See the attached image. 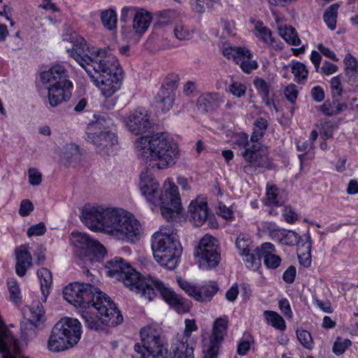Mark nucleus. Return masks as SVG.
<instances>
[{
  "label": "nucleus",
  "mask_w": 358,
  "mask_h": 358,
  "mask_svg": "<svg viewBox=\"0 0 358 358\" xmlns=\"http://www.w3.org/2000/svg\"><path fill=\"white\" fill-rule=\"evenodd\" d=\"M209 214L207 199L204 196H199L189 203L187 215L194 226L203 225L207 220Z\"/></svg>",
  "instance_id": "2eb2a0df"
},
{
  "label": "nucleus",
  "mask_w": 358,
  "mask_h": 358,
  "mask_svg": "<svg viewBox=\"0 0 358 358\" xmlns=\"http://www.w3.org/2000/svg\"><path fill=\"white\" fill-rule=\"evenodd\" d=\"M67 52L85 71L92 69L95 62L103 60L110 54L106 49L89 46L83 38Z\"/></svg>",
  "instance_id": "ddd939ff"
},
{
  "label": "nucleus",
  "mask_w": 358,
  "mask_h": 358,
  "mask_svg": "<svg viewBox=\"0 0 358 358\" xmlns=\"http://www.w3.org/2000/svg\"><path fill=\"white\" fill-rule=\"evenodd\" d=\"M296 336L300 343L306 349L312 350L314 348V342L311 334L306 330L298 329Z\"/></svg>",
  "instance_id": "3c124183"
},
{
  "label": "nucleus",
  "mask_w": 358,
  "mask_h": 358,
  "mask_svg": "<svg viewBox=\"0 0 358 358\" xmlns=\"http://www.w3.org/2000/svg\"><path fill=\"white\" fill-rule=\"evenodd\" d=\"M229 320L228 317L224 315L217 318L213 324L211 342L220 343L227 331Z\"/></svg>",
  "instance_id": "cd10ccee"
},
{
  "label": "nucleus",
  "mask_w": 358,
  "mask_h": 358,
  "mask_svg": "<svg viewBox=\"0 0 358 358\" xmlns=\"http://www.w3.org/2000/svg\"><path fill=\"white\" fill-rule=\"evenodd\" d=\"M198 330L196 321L194 319H186L185 320V329L181 338H178L179 341H184L186 343L190 345L196 343V338L192 336V333Z\"/></svg>",
  "instance_id": "72a5a7b5"
},
{
  "label": "nucleus",
  "mask_w": 358,
  "mask_h": 358,
  "mask_svg": "<svg viewBox=\"0 0 358 358\" xmlns=\"http://www.w3.org/2000/svg\"><path fill=\"white\" fill-rule=\"evenodd\" d=\"M139 189L152 211L160 210L162 215L169 220L181 208L178 188L172 178H166L160 187L153 174L146 170L140 175Z\"/></svg>",
  "instance_id": "20e7f679"
},
{
  "label": "nucleus",
  "mask_w": 358,
  "mask_h": 358,
  "mask_svg": "<svg viewBox=\"0 0 358 358\" xmlns=\"http://www.w3.org/2000/svg\"><path fill=\"white\" fill-rule=\"evenodd\" d=\"M279 241L284 245H294L299 242L300 236L294 231H278Z\"/></svg>",
  "instance_id": "79ce46f5"
},
{
  "label": "nucleus",
  "mask_w": 358,
  "mask_h": 358,
  "mask_svg": "<svg viewBox=\"0 0 358 358\" xmlns=\"http://www.w3.org/2000/svg\"><path fill=\"white\" fill-rule=\"evenodd\" d=\"M175 95L176 94L169 93L164 90V88L159 89L156 95L157 108L162 110V112L169 111L173 106Z\"/></svg>",
  "instance_id": "2f4dec72"
},
{
  "label": "nucleus",
  "mask_w": 358,
  "mask_h": 358,
  "mask_svg": "<svg viewBox=\"0 0 358 358\" xmlns=\"http://www.w3.org/2000/svg\"><path fill=\"white\" fill-rule=\"evenodd\" d=\"M16 273L22 277L26 274L27 270L31 267L32 257L29 252V245H21L16 250Z\"/></svg>",
  "instance_id": "5701e85b"
},
{
  "label": "nucleus",
  "mask_w": 358,
  "mask_h": 358,
  "mask_svg": "<svg viewBox=\"0 0 358 358\" xmlns=\"http://www.w3.org/2000/svg\"><path fill=\"white\" fill-rule=\"evenodd\" d=\"M87 127L85 140L93 144L96 151L103 156L110 155L115 151L118 139L113 130V123L107 113L94 115Z\"/></svg>",
  "instance_id": "0eeeda50"
},
{
  "label": "nucleus",
  "mask_w": 358,
  "mask_h": 358,
  "mask_svg": "<svg viewBox=\"0 0 358 358\" xmlns=\"http://www.w3.org/2000/svg\"><path fill=\"white\" fill-rule=\"evenodd\" d=\"M266 204L268 206H280L282 203L280 190L274 185L266 187Z\"/></svg>",
  "instance_id": "ea45409f"
},
{
  "label": "nucleus",
  "mask_w": 358,
  "mask_h": 358,
  "mask_svg": "<svg viewBox=\"0 0 358 358\" xmlns=\"http://www.w3.org/2000/svg\"><path fill=\"white\" fill-rule=\"evenodd\" d=\"M195 257L200 269L215 268L221 259L217 240L209 234L203 236L196 248Z\"/></svg>",
  "instance_id": "f8f14e48"
},
{
  "label": "nucleus",
  "mask_w": 358,
  "mask_h": 358,
  "mask_svg": "<svg viewBox=\"0 0 358 358\" xmlns=\"http://www.w3.org/2000/svg\"><path fill=\"white\" fill-rule=\"evenodd\" d=\"M34 209V204L29 199H23L20 203L19 214L22 217H26L30 215Z\"/></svg>",
  "instance_id": "0e129e2a"
},
{
  "label": "nucleus",
  "mask_w": 358,
  "mask_h": 358,
  "mask_svg": "<svg viewBox=\"0 0 358 358\" xmlns=\"http://www.w3.org/2000/svg\"><path fill=\"white\" fill-rule=\"evenodd\" d=\"M255 29L257 31L256 36L259 40L267 45L273 44L274 38L272 37V32L269 29L262 26V23L258 22L255 25Z\"/></svg>",
  "instance_id": "a18cd8bd"
},
{
  "label": "nucleus",
  "mask_w": 358,
  "mask_h": 358,
  "mask_svg": "<svg viewBox=\"0 0 358 358\" xmlns=\"http://www.w3.org/2000/svg\"><path fill=\"white\" fill-rule=\"evenodd\" d=\"M159 292L162 299L178 313H188L192 306V301L176 294L168 285L159 279L150 277L147 287L143 291V297L152 300Z\"/></svg>",
  "instance_id": "9b49d317"
},
{
  "label": "nucleus",
  "mask_w": 358,
  "mask_h": 358,
  "mask_svg": "<svg viewBox=\"0 0 358 358\" xmlns=\"http://www.w3.org/2000/svg\"><path fill=\"white\" fill-rule=\"evenodd\" d=\"M252 241L249 236L241 234L236 241V245L241 255L245 254L252 249Z\"/></svg>",
  "instance_id": "8fccbe9b"
},
{
  "label": "nucleus",
  "mask_w": 358,
  "mask_h": 358,
  "mask_svg": "<svg viewBox=\"0 0 358 358\" xmlns=\"http://www.w3.org/2000/svg\"><path fill=\"white\" fill-rule=\"evenodd\" d=\"M29 182L32 186H38L42 182L41 173L35 168H30L28 170Z\"/></svg>",
  "instance_id": "13d9d810"
},
{
  "label": "nucleus",
  "mask_w": 358,
  "mask_h": 358,
  "mask_svg": "<svg viewBox=\"0 0 358 358\" xmlns=\"http://www.w3.org/2000/svg\"><path fill=\"white\" fill-rule=\"evenodd\" d=\"M171 358H194L193 345L177 339L171 345Z\"/></svg>",
  "instance_id": "b1692460"
},
{
  "label": "nucleus",
  "mask_w": 358,
  "mask_h": 358,
  "mask_svg": "<svg viewBox=\"0 0 358 358\" xmlns=\"http://www.w3.org/2000/svg\"><path fill=\"white\" fill-rule=\"evenodd\" d=\"M331 89L334 99L340 97L342 95L343 89L341 87V76H337L331 80Z\"/></svg>",
  "instance_id": "bf43d9fd"
},
{
  "label": "nucleus",
  "mask_w": 358,
  "mask_h": 358,
  "mask_svg": "<svg viewBox=\"0 0 358 358\" xmlns=\"http://www.w3.org/2000/svg\"><path fill=\"white\" fill-rule=\"evenodd\" d=\"M37 275L41 284V289L43 296V301H45L52 282V273L48 269L41 268L38 270Z\"/></svg>",
  "instance_id": "473e14b6"
},
{
  "label": "nucleus",
  "mask_w": 358,
  "mask_h": 358,
  "mask_svg": "<svg viewBox=\"0 0 358 358\" xmlns=\"http://www.w3.org/2000/svg\"><path fill=\"white\" fill-rule=\"evenodd\" d=\"M257 248L254 251H248L245 254L242 255V258L247 268L251 270H256L261 264V256L259 255Z\"/></svg>",
  "instance_id": "c9c22d12"
},
{
  "label": "nucleus",
  "mask_w": 358,
  "mask_h": 358,
  "mask_svg": "<svg viewBox=\"0 0 358 358\" xmlns=\"http://www.w3.org/2000/svg\"><path fill=\"white\" fill-rule=\"evenodd\" d=\"M241 155L250 165L262 166L267 163L268 159V148L259 142L252 143V145L247 146L241 152Z\"/></svg>",
  "instance_id": "f3484780"
},
{
  "label": "nucleus",
  "mask_w": 358,
  "mask_h": 358,
  "mask_svg": "<svg viewBox=\"0 0 358 358\" xmlns=\"http://www.w3.org/2000/svg\"><path fill=\"white\" fill-rule=\"evenodd\" d=\"M179 80L180 78L178 74L170 73L166 77L160 89L164 88V90L168 91L169 93L176 94Z\"/></svg>",
  "instance_id": "49530a36"
},
{
  "label": "nucleus",
  "mask_w": 358,
  "mask_h": 358,
  "mask_svg": "<svg viewBox=\"0 0 358 358\" xmlns=\"http://www.w3.org/2000/svg\"><path fill=\"white\" fill-rule=\"evenodd\" d=\"M246 87L238 82H234L229 87V91L237 97L243 96L245 93Z\"/></svg>",
  "instance_id": "69168bd1"
},
{
  "label": "nucleus",
  "mask_w": 358,
  "mask_h": 358,
  "mask_svg": "<svg viewBox=\"0 0 358 358\" xmlns=\"http://www.w3.org/2000/svg\"><path fill=\"white\" fill-rule=\"evenodd\" d=\"M46 231V227L44 223L39 222L31 226L27 231L28 237L39 236L43 235Z\"/></svg>",
  "instance_id": "052dcab7"
},
{
  "label": "nucleus",
  "mask_w": 358,
  "mask_h": 358,
  "mask_svg": "<svg viewBox=\"0 0 358 358\" xmlns=\"http://www.w3.org/2000/svg\"><path fill=\"white\" fill-rule=\"evenodd\" d=\"M318 136L317 132L313 130L310 133L308 141L298 142L296 145L299 151H309L314 148V143Z\"/></svg>",
  "instance_id": "6e6d98bb"
},
{
  "label": "nucleus",
  "mask_w": 358,
  "mask_h": 358,
  "mask_svg": "<svg viewBox=\"0 0 358 358\" xmlns=\"http://www.w3.org/2000/svg\"><path fill=\"white\" fill-rule=\"evenodd\" d=\"M71 242L78 249L86 255L93 254L97 259L106 255L105 247L96 240L90 238L86 233L73 231L71 234Z\"/></svg>",
  "instance_id": "4468645a"
},
{
  "label": "nucleus",
  "mask_w": 358,
  "mask_h": 358,
  "mask_svg": "<svg viewBox=\"0 0 358 358\" xmlns=\"http://www.w3.org/2000/svg\"><path fill=\"white\" fill-rule=\"evenodd\" d=\"M339 5L337 3L331 5L324 13V20L331 30H334L336 27L337 11Z\"/></svg>",
  "instance_id": "58836bf2"
},
{
  "label": "nucleus",
  "mask_w": 358,
  "mask_h": 358,
  "mask_svg": "<svg viewBox=\"0 0 358 358\" xmlns=\"http://www.w3.org/2000/svg\"><path fill=\"white\" fill-rule=\"evenodd\" d=\"M64 299L75 307L85 310L81 317L87 328L101 330L114 327L123 321L115 303L105 293L89 283L73 282L63 290Z\"/></svg>",
  "instance_id": "f257e3e1"
},
{
  "label": "nucleus",
  "mask_w": 358,
  "mask_h": 358,
  "mask_svg": "<svg viewBox=\"0 0 358 358\" xmlns=\"http://www.w3.org/2000/svg\"><path fill=\"white\" fill-rule=\"evenodd\" d=\"M292 73L299 80H305L308 76V70L306 66L301 62H295L292 66Z\"/></svg>",
  "instance_id": "5fc2aeb1"
},
{
  "label": "nucleus",
  "mask_w": 358,
  "mask_h": 358,
  "mask_svg": "<svg viewBox=\"0 0 358 358\" xmlns=\"http://www.w3.org/2000/svg\"><path fill=\"white\" fill-rule=\"evenodd\" d=\"M141 343L134 345L132 358H168V343L155 326L147 325L140 331Z\"/></svg>",
  "instance_id": "1a4fd4ad"
},
{
  "label": "nucleus",
  "mask_w": 358,
  "mask_h": 358,
  "mask_svg": "<svg viewBox=\"0 0 358 358\" xmlns=\"http://www.w3.org/2000/svg\"><path fill=\"white\" fill-rule=\"evenodd\" d=\"M108 276L122 281L130 290L143 296V291L147 287L148 278L142 279L141 274L122 257H115L106 264Z\"/></svg>",
  "instance_id": "9d476101"
},
{
  "label": "nucleus",
  "mask_w": 358,
  "mask_h": 358,
  "mask_svg": "<svg viewBox=\"0 0 358 358\" xmlns=\"http://www.w3.org/2000/svg\"><path fill=\"white\" fill-rule=\"evenodd\" d=\"M152 19V14L144 8H138L133 17L132 28L135 34L141 36L149 28Z\"/></svg>",
  "instance_id": "4be33fe9"
},
{
  "label": "nucleus",
  "mask_w": 358,
  "mask_h": 358,
  "mask_svg": "<svg viewBox=\"0 0 358 358\" xmlns=\"http://www.w3.org/2000/svg\"><path fill=\"white\" fill-rule=\"evenodd\" d=\"M151 248L155 261L169 270L174 269L179 263L182 246L178 235L171 227H161L151 238Z\"/></svg>",
  "instance_id": "39448f33"
},
{
  "label": "nucleus",
  "mask_w": 358,
  "mask_h": 358,
  "mask_svg": "<svg viewBox=\"0 0 358 358\" xmlns=\"http://www.w3.org/2000/svg\"><path fill=\"white\" fill-rule=\"evenodd\" d=\"M351 344L350 340L338 337L334 343L332 350L335 355H341Z\"/></svg>",
  "instance_id": "864d4df0"
},
{
  "label": "nucleus",
  "mask_w": 358,
  "mask_h": 358,
  "mask_svg": "<svg viewBox=\"0 0 358 358\" xmlns=\"http://www.w3.org/2000/svg\"><path fill=\"white\" fill-rule=\"evenodd\" d=\"M220 0H191L192 10L199 14L211 10Z\"/></svg>",
  "instance_id": "e433bc0d"
},
{
  "label": "nucleus",
  "mask_w": 358,
  "mask_h": 358,
  "mask_svg": "<svg viewBox=\"0 0 358 358\" xmlns=\"http://www.w3.org/2000/svg\"><path fill=\"white\" fill-rule=\"evenodd\" d=\"M103 25L108 30L116 29L117 14L114 10H103L101 15Z\"/></svg>",
  "instance_id": "37998d69"
},
{
  "label": "nucleus",
  "mask_w": 358,
  "mask_h": 358,
  "mask_svg": "<svg viewBox=\"0 0 358 358\" xmlns=\"http://www.w3.org/2000/svg\"><path fill=\"white\" fill-rule=\"evenodd\" d=\"M243 48L241 47H229L227 48H225L223 50V55L227 57L228 59L232 58L235 62H237L238 59L239 58V55L241 54V50H243Z\"/></svg>",
  "instance_id": "338daca9"
},
{
  "label": "nucleus",
  "mask_w": 358,
  "mask_h": 358,
  "mask_svg": "<svg viewBox=\"0 0 358 358\" xmlns=\"http://www.w3.org/2000/svg\"><path fill=\"white\" fill-rule=\"evenodd\" d=\"M74 347L70 341L54 326L47 342V348L52 352H59Z\"/></svg>",
  "instance_id": "412c9836"
},
{
  "label": "nucleus",
  "mask_w": 358,
  "mask_h": 358,
  "mask_svg": "<svg viewBox=\"0 0 358 358\" xmlns=\"http://www.w3.org/2000/svg\"><path fill=\"white\" fill-rule=\"evenodd\" d=\"M278 308L286 318L291 319L293 317L290 303L287 299L283 298L278 301Z\"/></svg>",
  "instance_id": "680f3d73"
},
{
  "label": "nucleus",
  "mask_w": 358,
  "mask_h": 358,
  "mask_svg": "<svg viewBox=\"0 0 358 358\" xmlns=\"http://www.w3.org/2000/svg\"><path fill=\"white\" fill-rule=\"evenodd\" d=\"M80 152L77 145L69 143L64 145L62 150L61 157L66 161H71L80 156Z\"/></svg>",
  "instance_id": "09e8293b"
},
{
  "label": "nucleus",
  "mask_w": 358,
  "mask_h": 358,
  "mask_svg": "<svg viewBox=\"0 0 358 358\" xmlns=\"http://www.w3.org/2000/svg\"><path fill=\"white\" fill-rule=\"evenodd\" d=\"M219 290V287L215 281L208 280L203 282L198 286L197 299L198 301H209Z\"/></svg>",
  "instance_id": "393cba45"
},
{
  "label": "nucleus",
  "mask_w": 358,
  "mask_h": 358,
  "mask_svg": "<svg viewBox=\"0 0 358 358\" xmlns=\"http://www.w3.org/2000/svg\"><path fill=\"white\" fill-rule=\"evenodd\" d=\"M177 282L180 287L185 291L189 296L192 297L195 300L197 299V289L198 286H196L192 282H190L186 280L179 278L177 279Z\"/></svg>",
  "instance_id": "603ef678"
},
{
  "label": "nucleus",
  "mask_w": 358,
  "mask_h": 358,
  "mask_svg": "<svg viewBox=\"0 0 358 358\" xmlns=\"http://www.w3.org/2000/svg\"><path fill=\"white\" fill-rule=\"evenodd\" d=\"M55 326L73 346L76 345L80 340L83 329L81 323L78 319L65 317L57 322Z\"/></svg>",
  "instance_id": "dca6fc26"
},
{
  "label": "nucleus",
  "mask_w": 358,
  "mask_h": 358,
  "mask_svg": "<svg viewBox=\"0 0 358 358\" xmlns=\"http://www.w3.org/2000/svg\"><path fill=\"white\" fill-rule=\"evenodd\" d=\"M241 51L239 58L236 63L240 65L242 71L250 73L252 70L257 69L258 64L255 60L252 59L253 55L250 51L245 48Z\"/></svg>",
  "instance_id": "c756f323"
},
{
  "label": "nucleus",
  "mask_w": 358,
  "mask_h": 358,
  "mask_svg": "<svg viewBox=\"0 0 358 358\" xmlns=\"http://www.w3.org/2000/svg\"><path fill=\"white\" fill-rule=\"evenodd\" d=\"M345 68V73L350 80H358V62L351 54H347L343 60Z\"/></svg>",
  "instance_id": "f704fd0d"
},
{
  "label": "nucleus",
  "mask_w": 358,
  "mask_h": 358,
  "mask_svg": "<svg viewBox=\"0 0 358 358\" xmlns=\"http://www.w3.org/2000/svg\"><path fill=\"white\" fill-rule=\"evenodd\" d=\"M266 128L267 121L263 118L257 119L255 122L253 132L250 141L251 143L258 142L264 136Z\"/></svg>",
  "instance_id": "a19ab883"
},
{
  "label": "nucleus",
  "mask_w": 358,
  "mask_h": 358,
  "mask_svg": "<svg viewBox=\"0 0 358 358\" xmlns=\"http://www.w3.org/2000/svg\"><path fill=\"white\" fill-rule=\"evenodd\" d=\"M25 320L21 322L20 327L22 332L29 335V331H34L40 327L45 321V312L43 306L40 303L29 307L24 312Z\"/></svg>",
  "instance_id": "a211bd4d"
},
{
  "label": "nucleus",
  "mask_w": 358,
  "mask_h": 358,
  "mask_svg": "<svg viewBox=\"0 0 358 358\" xmlns=\"http://www.w3.org/2000/svg\"><path fill=\"white\" fill-rule=\"evenodd\" d=\"M257 252L263 259L264 266L268 269L278 268L282 262L281 257L277 254V250L273 244L266 242L262 243L257 250Z\"/></svg>",
  "instance_id": "aec40b11"
},
{
  "label": "nucleus",
  "mask_w": 358,
  "mask_h": 358,
  "mask_svg": "<svg viewBox=\"0 0 358 358\" xmlns=\"http://www.w3.org/2000/svg\"><path fill=\"white\" fill-rule=\"evenodd\" d=\"M124 122L127 129L135 135L147 132L152 125L148 113H129Z\"/></svg>",
  "instance_id": "6ab92c4d"
},
{
  "label": "nucleus",
  "mask_w": 358,
  "mask_h": 358,
  "mask_svg": "<svg viewBox=\"0 0 358 358\" xmlns=\"http://www.w3.org/2000/svg\"><path fill=\"white\" fill-rule=\"evenodd\" d=\"M176 38L180 41L188 40L192 36V31L182 24H178L174 29Z\"/></svg>",
  "instance_id": "4d7b16f0"
},
{
  "label": "nucleus",
  "mask_w": 358,
  "mask_h": 358,
  "mask_svg": "<svg viewBox=\"0 0 358 358\" xmlns=\"http://www.w3.org/2000/svg\"><path fill=\"white\" fill-rule=\"evenodd\" d=\"M282 216L285 221L289 224L294 223L299 218V215L291 206H286L282 210Z\"/></svg>",
  "instance_id": "e2e57ef3"
},
{
  "label": "nucleus",
  "mask_w": 358,
  "mask_h": 358,
  "mask_svg": "<svg viewBox=\"0 0 358 358\" xmlns=\"http://www.w3.org/2000/svg\"><path fill=\"white\" fill-rule=\"evenodd\" d=\"M280 34L290 45H299L301 43V40L298 36L297 32L292 27L285 26L283 29H281Z\"/></svg>",
  "instance_id": "c03bdc74"
},
{
  "label": "nucleus",
  "mask_w": 358,
  "mask_h": 358,
  "mask_svg": "<svg viewBox=\"0 0 358 358\" xmlns=\"http://www.w3.org/2000/svg\"><path fill=\"white\" fill-rule=\"evenodd\" d=\"M9 300L17 304L22 299L21 291L17 280L14 278H10L7 280Z\"/></svg>",
  "instance_id": "4c0bfd02"
},
{
  "label": "nucleus",
  "mask_w": 358,
  "mask_h": 358,
  "mask_svg": "<svg viewBox=\"0 0 358 358\" xmlns=\"http://www.w3.org/2000/svg\"><path fill=\"white\" fill-rule=\"evenodd\" d=\"M239 288L237 283H234L225 293V298L228 301L234 302L237 299Z\"/></svg>",
  "instance_id": "774afa93"
},
{
  "label": "nucleus",
  "mask_w": 358,
  "mask_h": 358,
  "mask_svg": "<svg viewBox=\"0 0 358 358\" xmlns=\"http://www.w3.org/2000/svg\"><path fill=\"white\" fill-rule=\"evenodd\" d=\"M220 104L216 94H207L200 96L197 99L198 110L201 112L216 110Z\"/></svg>",
  "instance_id": "bb28decb"
},
{
  "label": "nucleus",
  "mask_w": 358,
  "mask_h": 358,
  "mask_svg": "<svg viewBox=\"0 0 358 358\" xmlns=\"http://www.w3.org/2000/svg\"><path fill=\"white\" fill-rule=\"evenodd\" d=\"M41 80L43 83L50 85L48 100L52 106H57L71 98L73 84L69 80L68 71L64 66L56 64L42 72Z\"/></svg>",
  "instance_id": "6e6552de"
},
{
  "label": "nucleus",
  "mask_w": 358,
  "mask_h": 358,
  "mask_svg": "<svg viewBox=\"0 0 358 358\" xmlns=\"http://www.w3.org/2000/svg\"><path fill=\"white\" fill-rule=\"evenodd\" d=\"M0 352L3 358H29L20 354L17 339H0Z\"/></svg>",
  "instance_id": "a878e982"
},
{
  "label": "nucleus",
  "mask_w": 358,
  "mask_h": 358,
  "mask_svg": "<svg viewBox=\"0 0 358 358\" xmlns=\"http://www.w3.org/2000/svg\"><path fill=\"white\" fill-rule=\"evenodd\" d=\"M263 317L265 322L275 329L280 331H284L286 329V322L278 313L273 310H264Z\"/></svg>",
  "instance_id": "7c9ffc66"
},
{
  "label": "nucleus",
  "mask_w": 358,
  "mask_h": 358,
  "mask_svg": "<svg viewBox=\"0 0 358 358\" xmlns=\"http://www.w3.org/2000/svg\"><path fill=\"white\" fill-rule=\"evenodd\" d=\"M134 150L139 160L158 170L173 166L180 152L178 142L166 132L137 138Z\"/></svg>",
  "instance_id": "7ed1b4c3"
},
{
  "label": "nucleus",
  "mask_w": 358,
  "mask_h": 358,
  "mask_svg": "<svg viewBox=\"0 0 358 358\" xmlns=\"http://www.w3.org/2000/svg\"><path fill=\"white\" fill-rule=\"evenodd\" d=\"M254 85L261 94L263 101L266 105L270 104L269 89L270 85L262 78H257L254 80Z\"/></svg>",
  "instance_id": "de8ad7c7"
},
{
  "label": "nucleus",
  "mask_w": 358,
  "mask_h": 358,
  "mask_svg": "<svg viewBox=\"0 0 358 358\" xmlns=\"http://www.w3.org/2000/svg\"><path fill=\"white\" fill-rule=\"evenodd\" d=\"M227 141L233 145L234 148L244 150L249 145V136L244 131H233L228 129L226 131Z\"/></svg>",
  "instance_id": "c85d7f7f"
},
{
  "label": "nucleus",
  "mask_w": 358,
  "mask_h": 358,
  "mask_svg": "<svg viewBox=\"0 0 358 358\" xmlns=\"http://www.w3.org/2000/svg\"><path fill=\"white\" fill-rule=\"evenodd\" d=\"M80 218L91 231L104 233L123 242L133 243L143 234L141 222L123 208L87 204Z\"/></svg>",
  "instance_id": "f03ea898"
},
{
  "label": "nucleus",
  "mask_w": 358,
  "mask_h": 358,
  "mask_svg": "<svg viewBox=\"0 0 358 358\" xmlns=\"http://www.w3.org/2000/svg\"><path fill=\"white\" fill-rule=\"evenodd\" d=\"M92 81L106 97L111 96L121 86L122 70L116 58L109 54L103 60L95 62L92 69H86Z\"/></svg>",
  "instance_id": "423d86ee"
}]
</instances>
